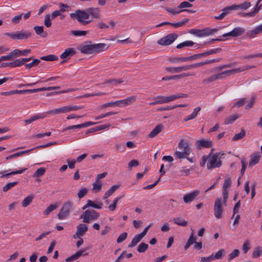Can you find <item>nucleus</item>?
<instances>
[{
    "label": "nucleus",
    "instance_id": "c9c22d12",
    "mask_svg": "<svg viewBox=\"0 0 262 262\" xmlns=\"http://www.w3.org/2000/svg\"><path fill=\"white\" fill-rule=\"evenodd\" d=\"M239 118V115L238 114L233 115L230 116H229L226 119H225L224 121V123L225 124H229L232 123L234 121H235L236 119Z\"/></svg>",
    "mask_w": 262,
    "mask_h": 262
},
{
    "label": "nucleus",
    "instance_id": "864d4df0",
    "mask_svg": "<svg viewBox=\"0 0 262 262\" xmlns=\"http://www.w3.org/2000/svg\"><path fill=\"white\" fill-rule=\"evenodd\" d=\"M87 32L86 31L76 30L72 31L71 34L76 36H81L86 35Z\"/></svg>",
    "mask_w": 262,
    "mask_h": 262
},
{
    "label": "nucleus",
    "instance_id": "f8f14e48",
    "mask_svg": "<svg viewBox=\"0 0 262 262\" xmlns=\"http://www.w3.org/2000/svg\"><path fill=\"white\" fill-rule=\"evenodd\" d=\"M156 100L149 103L150 105H154L157 104H162L168 103L170 101L174 100V95L169 96H159L156 98Z\"/></svg>",
    "mask_w": 262,
    "mask_h": 262
},
{
    "label": "nucleus",
    "instance_id": "6e6d98bb",
    "mask_svg": "<svg viewBox=\"0 0 262 262\" xmlns=\"http://www.w3.org/2000/svg\"><path fill=\"white\" fill-rule=\"evenodd\" d=\"M23 15V14L21 13L13 17L11 19L12 23L14 25L18 24L22 18Z\"/></svg>",
    "mask_w": 262,
    "mask_h": 262
},
{
    "label": "nucleus",
    "instance_id": "49530a36",
    "mask_svg": "<svg viewBox=\"0 0 262 262\" xmlns=\"http://www.w3.org/2000/svg\"><path fill=\"white\" fill-rule=\"evenodd\" d=\"M227 7H225L223 10V12L219 15L218 16H215L214 18L216 19H223L229 13L230 11H231V10H225Z\"/></svg>",
    "mask_w": 262,
    "mask_h": 262
},
{
    "label": "nucleus",
    "instance_id": "58836bf2",
    "mask_svg": "<svg viewBox=\"0 0 262 262\" xmlns=\"http://www.w3.org/2000/svg\"><path fill=\"white\" fill-rule=\"evenodd\" d=\"M34 199V196L30 195L27 196L22 202V206L24 207H26L32 202Z\"/></svg>",
    "mask_w": 262,
    "mask_h": 262
},
{
    "label": "nucleus",
    "instance_id": "8fccbe9b",
    "mask_svg": "<svg viewBox=\"0 0 262 262\" xmlns=\"http://www.w3.org/2000/svg\"><path fill=\"white\" fill-rule=\"evenodd\" d=\"M239 251L238 249H234L230 254H229L228 258L229 261H231L234 258L239 255Z\"/></svg>",
    "mask_w": 262,
    "mask_h": 262
},
{
    "label": "nucleus",
    "instance_id": "ddd939ff",
    "mask_svg": "<svg viewBox=\"0 0 262 262\" xmlns=\"http://www.w3.org/2000/svg\"><path fill=\"white\" fill-rule=\"evenodd\" d=\"M245 32V29L241 27H236L231 31L223 35V37H234L241 35Z\"/></svg>",
    "mask_w": 262,
    "mask_h": 262
},
{
    "label": "nucleus",
    "instance_id": "9b49d317",
    "mask_svg": "<svg viewBox=\"0 0 262 262\" xmlns=\"http://www.w3.org/2000/svg\"><path fill=\"white\" fill-rule=\"evenodd\" d=\"M251 6V4L250 2L245 1L243 3L238 5H233L230 6H228L225 10H247Z\"/></svg>",
    "mask_w": 262,
    "mask_h": 262
},
{
    "label": "nucleus",
    "instance_id": "72a5a7b5",
    "mask_svg": "<svg viewBox=\"0 0 262 262\" xmlns=\"http://www.w3.org/2000/svg\"><path fill=\"white\" fill-rule=\"evenodd\" d=\"M143 238L141 237L139 234L136 235L133 238L132 242L128 244V247L133 248L136 246L138 243H139Z\"/></svg>",
    "mask_w": 262,
    "mask_h": 262
},
{
    "label": "nucleus",
    "instance_id": "052dcab7",
    "mask_svg": "<svg viewBox=\"0 0 262 262\" xmlns=\"http://www.w3.org/2000/svg\"><path fill=\"white\" fill-rule=\"evenodd\" d=\"M40 62V60L37 59H34L32 62L28 64H26L25 66L27 69H31L32 67L34 66L38 65Z\"/></svg>",
    "mask_w": 262,
    "mask_h": 262
},
{
    "label": "nucleus",
    "instance_id": "39448f33",
    "mask_svg": "<svg viewBox=\"0 0 262 262\" xmlns=\"http://www.w3.org/2000/svg\"><path fill=\"white\" fill-rule=\"evenodd\" d=\"M224 154L221 152H216L212 154L211 151L207 156H209L207 163V167L211 170L215 168H219L221 166L222 162L221 160L222 156Z\"/></svg>",
    "mask_w": 262,
    "mask_h": 262
},
{
    "label": "nucleus",
    "instance_id": "de8ad7c7",
    "mask_svg": "<svg viewBox=\"0 0 262 262\" xmlns=\"http://www.w3.org/2000/svg\"><path fill=\"white\" fill-rule=\"evenodd\" d=\"M40 59L46 61H55L58 60V58L56 55L51 54L45 56H42L40 57Z\"/></svg>",
    "mask_w": 262,
    "mask_h": 262
},
{
    "label": "nucleus",
    "instance_id": "7ed1b4c3",
    "mask_svg": "<svg viewBox=\"0 0 262 262\" xmlns=\"http://www.w3.org/2000/svg\"><path fill=\"white\" fill-rule=\"evenodd\" d=\"M178 147L181 151L176 150L174 152V156L176 159H184L189 155L191 152V149L188 142L184 139H181L180 141Z\"/></svg>",
    "mask_w": 262,
    "mask_h": 262
},
{
    "label": "nucleus",
    "instance_id": "5fc2aeb1",
    "mask_svg": "<svg viewBox=\"0 0 262 262\" xmlns=\"http://www.w3.org/2000/svg\"><path fill=\"white\" fill-rule=\"evenodd\" d=\"M196 58H197V55H194L191 56L190 57H179L180 63L186 62V61H191V60H192L194 59H195Z\"/></svg>",
    "mask_w": 262,
    "mask_h": 262
},
{
    "label": "nucleus",
    "instance_id": "b1692460",
    "mask_svg": "<svg viewBox=\"0 0 262 262\" xmlns=\"http://www.w3.org/2000/svg\"><path fill=\"white\" fill-rule=\"evenodd\" d=\"M14 58L20 56H26L31 53L30 49H26L24 50H19L15 49L12 51Z\"/></svg>",
    "mask_w": 262,
    "mask_h": 262
},
{
    "label": "nucleus",
    "instance_id": "a211bd4d",
    "mask_svg": "<svg viewBox=\"0 0 262 262\" xmlns=\"http://www.w3.org/2000/svg\"><path fill=\"white\" fill-rule=\"evenodd\" d=\"M137 99L136 96H132L130 97H128L127 98L118 100L119 106L122 107L124 106L129 105L133 103L134 102L136 101Z\"/></svg>",
    "mask_w": 262,
    "mask_h": 262
},
{
    "label": "nucleus",
    "instance_id": "6e6552de",
    "mask_svg": "<svg viewBox=\"0 0 262 262\" xmlns=\"http://www.w3.org/2000/svg\"><path fill=\"white\" fill-rule=\"evenodd\" d=\"M178 37L176 34H169L159 39L157 43L161 46H168L171 44Z\"/></svg>",
    "mask_w": 262,
    "mask_h": 262
},
{
    "label": "nucleus",
    "instance_id": "37998d69",
    "mask_svg": "<svg viewBox=\"0 0 262 262\" xmlns=\"http://www.w3.org/2000/svg\"><path fill=\"white\" fill-rule=\"evenodd\" d=\"M18 183V182L17 181L8 183L3 187V191L5 192H7L13 187L16 185Z\"/></svg>",
    "mask_w": 262,
    "mask_h": 262
},
{
    "label": "nucleus",
    "instance_id": "2eb2a0df",
    "mask_svg": "<svg viewBox=\"0 0 262 262\" xmlns=\"http://www.w3.org/2000/svg\"><path fill=\"white\" fill-rule=\"evenodd\" d=\"M200 194V191L198 190H194L189 193L184 195L183 199L185 203H190L192 202L195 198Z\"/></svg>",
    "mask_w": 262,
    "mask_h": 262
},
{
    "label": "nucleus",
    "instance_id": "c03bdc74",
    "mask_svg": "<svg viewBox=\"0 0 262 262\" xmlns=\"http://www.w3.org/2000/svg\"><path fill=\"white\" fill-rule=\"evenodd\" d=\"M58 207V205L56 204H51L48 206L46 209L43 211L44 215H48L52 211L55 210Z\"/></svg>",
    "mask_w": 262,
    "mask_h": 262
},
{
    "label": "nucleus",
    "instance_id": "393cba45",
    "mask_svg": "<svg viewBox=\"0 0 262 262\" xmlns=\"http://www.w3.org/2000/svg\"><path fill=\"white\" fill-rule=\"evenodd\" d=\"M76 53V51L73 48H68L66 49L63 53L60 55V57L61 59H66L70 56L74 55Z\"/></svg>",
    "mask_w": 262,
    "mask_h": 262
},
{
    "label": "nucleus",
    "instance_id": "423d86ee",
    "mask_svg": "<svg viewBox=\"0 0 262 262\" xmlns=\"http://www.w3.org/2000/svg\"><path fill=\"white\" fill-rule=\"evenodd\" d=\"M100 216L98 212L93 209L86 210L80 216V219H83V222L89 223L91 221L97 220Z\"/></svg>",
    "mask_w": 262,
    "mask_h": 262
},
{
    "label": "nucleus",
    "instance_id": "e433bc0d",
    "mask_svg": "<svg viewBox=\"0 0 262 262\" xmlns=\"http://www.w3.org/2000/svg\"><path fill=\"white\" fill-rule=\"evenodd\" d=\"M225 253V250L224 249H221L216 252L214 255L212 254V256H213V259H220L222 258Z\"/></svg>",
    "mask_w": 262,
    "mask_h": 262
},
{
    "label": "nucleus",
    "instance_id": "f257e3e1",
    "mask_svg": "<svg viewBox=\"0 0 262 262\" xmlns=\"http://www.w3.org/2000/svg\"><path fill=\"white\" fill-rule=\"evenodd\" d=\"M107 48V45L104 43L92 44L90 42L89 44L80 46L78 49L83 54H92L99 53Z\"/></svg>",
    "mask_w": 262,
    "mask_h": 262
},
{
    "label": "nucleus",
    "instance_id": "e2e57ef3",
    "mask_svg": "<svg viewBox=\"0 0 262 262\" xmlns=\"http://www.w3.org/2000/svg\"><path fill=\"white\" fill-rule=\"evenodd\" d=\"M127 237V233L126 232H123L121 233L118 237L117 239V242L118 243H120L123 242L124 240L126 239Z\"/></svg>",
    "mask_w": 262,
    "mask_h": 262
},
{
    "label": "nucleus",
    "instance_id": "f03ea898",
    "mask_svg": "<svg viewBox=\"0 0 262 262\" xmlns=\"http://www.w3.org/2000/svg\"><path fill=\"white\" fill-rule=\"evenodd\" d=\"M255 68L254 66H244L238 68L233 69L232 70H227L222 73L215 74L210 77V80L211 81H215L218 80H222L226 76H229L237 73H239L247 70Z\"/></svg>",
    "mask_w": 262,
    "mask_h": 262
},
{
    "label": "nucleus",
    "instance_id": "bf43d9fd",
    "mask_svg": "<svg viewBox=\"0 0 262 262\" xmlns=\"http://www.w3.org/2000/svg\"><path fill=\"white\" fill-rule=\"evenodd\" d=\"M231 185V180L230 178L225 179L223 186V190H227Z\"/></svg>",
    "mask_w": 262,
    "mask_h": 262
},
{
    "label": "nucleus",
    "instance_id": "4468645a",
    "mask_svg": "<svg viewBox=\"0 0 262 262\" xmlns=\"http://www.w3.org/2000/svg\"><path fill=\"white\" fill-rule=\"evenodd\" d=\"M88 248H85L80 250L79 251L76 252L74 254L71 256L67 257L65 260L66 262H70L72 260L77 259L80 256H86L88 255V253H85Z\"/></svg>",
    "mask_w": 262,
    "mask_h": 262
},
{
    "label": "nucleus",
    "instance_id": "cd10ccee",
    "mask_svg": "<svg viewBox=\"0 0 262 262\" xmlns=\"http://www.w3.org/2000/svg\"><path fill=\"white\" fill-rule=\"evenodd\" d=\"M164 9L166 10L168 12L170 13L171 14L173 15H175L177 14H178L182 12L187 11L189 12H193L194 11L190 10L187 9H181V10H177L175 9H172L170 8H165L164 7Z\"/></svg>",
    "mask_w": 262,
    "mask_h": 262
},
{
    "label": "nucleus",
    "instance_id": "5701e85b",
    "mask_svg": "<svg viewBox=\"0 0 262 262\" xmlns=\"http://www.w3.org/2000/svg\"><path fill=\"white\" fill-rule=\"evenodd\" d=\"M261 156L259 152L254 153L251 156L250 161L249 163V166L251 167L256 165L259 162Z\"/></svg>",
    "mask_w": 262,
    "mask_h": 262
},
{
    "label": "nucleus",
    "instance_id": "9d476101",
    "mask_svg": "<svg viewBox=\"0 0 262 262\" xmlns=\"http://www.w3.org/2000/svg\"><path fill=\"white\" fill-rule=\"evenodd\" d=\"M223 212V208L222 205V200L221 198H217L214 205V214L216 219H221L222 217Z\"/></svg>",
    "mask_w": 262,
    "mask_h": 262
},
{
    "label": "nucleus",
    "instance_id": "79ce46f5",
    "mask_svg": "<svg viewBox=\"0 0 262 262\" xmlns=\"http://www.w3.org/2000/svg\"><path fill=\"white\" fill-rule=\"evenodd\" d=\"M102 188V184L100 181L95 182L93 184V190L95 192H99Z\"/></svg>",
    "mask_w": 262,
    "mask_h": 262
},
{
    "label": "nucleus",
    "instance_id": "1a4fd4ad",
    "mask_svg": "<svg viewBox=\"0 0 262 262\" xmlns=\"http://www.w3.org/2000/svg\"><path fill=\"white\" fill-rule=\"evenodd\" d=\"M5 35L11 37L13 39H27L31 36V33L28 31L16 32L14 33H6Z\"/></svg>",
    "mask_w": 262,
    "mask_h": 262
},
{
    "label": "nucleus",
    "instance_id": "4c0bfd02",
    "mask_svg": "<svg viewBox=\"0 0 262 262\" xmlns=\"http://www.w3.org/2000/svg\"><path fill=\"white\" fill-rule=\"evenodd\" d=\"M173 222L174 224L183 227H185L188 225V222L185 220H182L181 217L174 218L173 220Z\"/></svg>",
    "mask_w": 262,
    "mask_h": 262
},
{
    "label": "nucleus",
    "instance_id": "69168bd1",
    "mask_svg": "<svg viewBox=\"0 0 262 262\" xmlns=\"http://www.w3.org/2000/svg\"><path fill=\"white\" fill-rule=\"evenodd\" d=\"M192 5L190 3H189L188 2L185 1L182 2L178 6V8L179 9H183L185 8H190L192 7Z\"/></svg>",
    "mask_w": 262,
    "mask_h": 262
},
{
    "label": "nucleus",
    "instance_id": "4d7b16f0",
    "mask_svg": "<svg viewBox=\"0 0 262 262\" xmlns=\"http://www.w3.org/2000/svg\"><path fill=\"white\" fill-rule=\"evenodd\" d=\"M261 250L258 247H256L254 249V250L252 253V257L253 258H257L260 256L261 254Z\"/></svg>",
    "mask_w": 262,
    "mask_h": 262
},
{
    "label": "nucleus",
    "instance_id": "6ab92c4d",
    "mask_svg": "<svg viewBox=\"0 0 262 262\" xmlns=\"http://www.w3.org/2000/svg\"><path fill=\"white\" fill-rule=\"evenodd\" d=\"M191 34H194L198 37H203L205 36H208L211 34V32H210L208 30H206V29L203 30H196L192 29L190 32Z\"/></svg>",
    "mask_w": 262,
    "mask_h": 262
},
{
    "label": "nucleus",
    "instance_id": "774afa93",
    "mask_svg": "<svg viewBox=\"0 0 262 262\" xmlns=\"http://www.w3.org/2000/svg\"><path fill=\"white\" fill-rule=\"evenodd\" d=\"M23 65L20 58L11 62L10 67L15 68Z\"/></svg>",
    "mask_w": 262,
    "mask_h": 262
},
{
    "label": "nucleus",
    "instance_id": "13d9d810",
    "mask_svg": "<svg viewBox=\"0 0 262 262\" xmlns=\"http://www.w3.org/2000/svg\"><path fill=\"white\" fill-rule=\"evenodd\" d=\"M46 117V115L45 113L43 114H38L35 115H34L30 117L32 122L36 121L37 119H42Z\"/></svg>",
    "mask_w": 262,
    "mask_h": 262
},
{
    "label": "nucleus",
    "instance_id": "ea45409f",
    "mask_svg": "<svg viewBox=\"0 0 262 262\" xmlns=\"http://www.w3.org/2000/svg\"><path fill=\"white\" fill-rule=\"evenodd\" d=\"M194 44V43L192 41L187 40V41H184L180 44H178L177 46V48L178 49H182V48H183L184 47H191Z\"/></svg>",
    "mask_w": 262,
    "mask_h": 262
},
{
    "label": "nucleus",
    "instance_id": "3c124183",
    "mask_svg": "<svg viewBox=\"0 0 262 262\" xmlns=\"http://www.w3.org/2000/svg\"><path fill=\"white\" fill-rule=\"evenodd\" d=\"M52 19V18H51L50 14H48L46 15L44 20V25L46 27L49 28L51 26Z\"/></svg>",
    "mask_w": 262,
    "mask_h": 262
},
{
    "label": "nucleus",
    "instance_id": "412c9836",
    "mask_svg": "<svg viewBox=\"0 0 262 262\" xmlns=\"http://www.w3.org/2000/svg\"><path fill=\"white\" fill-rule=\"evenodd\" d=\"M88 230V226L85 224H80L77 226V232L76 234L77 237L83 236L85 232Z\"/></svg>",
    "mask_w": 262,
    "mask_h": 262
},
{
    "label": "nucleus",
    "instance_id": "a19ab883",
    "mask_svg": "<svg viewBox=\"0 0 262 262\" xmlns=\"http://www.w3.org/2000/svg\"><path fill=\"white\" fill-rule=\"evenodd\" d=\"M148 248V244L145 243H141L140 244L137 248V251L139 253L145 252Z\"/></svg>",
    "mask_w": 262,
    "mask_h": 262
},
{
    "label": "nucleus",
    "instance_id": "f704fd0d",
    "mask_svg": "<svg viewBox=\"0 0 262 262\" xmlns=\"http://www.w3.org/2000/svg\"><path fill=\"white\" fill-rule=\"evenodd\" d=\"M34 29L36 34L43 37L47 36V33L43 31V27L42 26H35Z\"/></svg>",
    "mask_w": 262,
    "mask_h": 262
},
{
    "label": "nucleus",
    "instance_id": "680f3d73",
    "mask_svg": "<svg viewBox=\"0 0 262 262\" xmlns=\"http://www.w3.org/2000/svg\"><path fill=\"white\" fill-rule=\"evenodd\" d=\"M88 190L86 188H83L80 189L78 193L77 196L79 199H82L87 193Z\"/></svg>",
    "mask_w": 262,
    "mask_h": 262
},
{
    "label": "nucleus",
    "instance_id": "09e8293b",
    "mask_svg": "<svg viewBox=\"0 0 262 262\" xmlns=\"http://www.w3.org/2000/svg\"><path fill=\"white\" fill-rule=\"evenodd\" d=\"M46 170L45 168L40 167L37 169V170L34 173L33 177L34 178L40 177L44 174Z\"/></svg>",
    "mask_w": 262,
    "mask_h": 262
},
{
    "label": "nucleus",
    "instance_id": "a878e982",
    "mask_svg": "<svg viewBox=\"0 0 262 262\" xmlns=\"http://www.w3.org/2000/svg\"><path fill=\"white\" fill-rule=\"evenodd\" d=\"M262 33V28L260 25L255 27L253 30H250L247 32V35L249 37H253L257 34Z\"/></svg>",
    "mask_w": 262,
    "mask_h": 262
},
{
    "label": "nucleus",
    "instance_id": "0e129e2a",
    "mask_svg": "<svg viewBox=\"0 0 262 262\" xmlns=\"http://www.w3.org/2000/svg\"><path fill=\"white\" fill-rule=\"evenodd\" d=\"M249 245H250V243H249V241H246V242H245L244 243L243 246H242V249H243V250L245 254L247 253L248 252V251H249V250L250 249V247Z\"/></svg>",
    "mask_w": 262,
    "mask_h": 262
},
{
    "label": "nucleus",
    "instance_id": "7c9ffc66",
    "mask_svg": "<svg viewBox=\"0 0 262 262\" xmlns=\"http://www.w3.org/2000/svg\"><path fill=\"white\" fill-rule=\"evenodd\" d=\"M186 75L185 74H182L177 75L173 76H165L162 78V80L166 81V80H181V78L186 76Z\"/></svg>",
    "mask_w": 262,
    "mask_h": 262
},
{
    "label": "nucleus",
    "instance_id": "aec40b11",
    "mask_svg": "<svg viewBox=\"0 0 262 262\" xmlns=\"http://www.w3.org/2000/svg\"><path fill=\"white\" fill-rule=\"evenodd\" d=\"M58 87L54 86H49V87H42L38 89H27L25 90V94L27 93H36L40 91H50L52 90H55L56 89H58Z\"/></svg>",
    "mask_w": 262,
    "mask_h": 262
},
{
    "label": "nucleus",
    "instance_id": "dca6fc26",
    "mask_svg": "<svg viewBox=\"0 0 262 262\" xmlns=\"http://www.w3.org/2000/svg\"><path fill=\"white\" fill-rule=\"evenodd\" d=\"M197 146V149H200L201 148H210L213 145L212 142L210 140L201 139L197 140L195 142Z\"/></svg>",
    "mask_w": 262,
    "mask_h": 262
},
{
    "label": "nucleus",
    "instance_id": "2f4dec72",
    "mask_svg": "<svg viewBox=\"0 0 262 262\" xmlns=\"http://www.w3.org/2000/svg\"><path fill=\"white\" fill-rule=\"evenodd\" d=\"M26 170H27V168H24V169H21V170L13 171H11L10 172L7 173H5V171H1V172H0V174H2V175L1 176V178H5V177H9V176H11V175H14V174H21L24 171H25Z\"/></svg>",
    "mask_w": 262,
    "mask_h": 262
},
{
    "label": "nucleus",
    "instance_id": "f3484780",
    "mask_svg": "<svg viewBox=\"0 0 262 262\" xmlns=\"http://www.w3.org/2000/svg\"><path fill=\"white\" fill-rule=\"evenodd\" d=\"M89 14V18L99 19L100 18V9L98 8L90 7L87 9Z\"/></svg>",
    "mask_w": 262,
    "mask_h": 262
},
{
    "label": "nucleus",
    "instance_id": "0eeeda50",
    "mask_svg": "<svg viewBox=\"0 0 262 262\" xmlns=\"http://www.w3.org/2000/svg\"><path fill=\"white\" fill-rule=\"evenodd\" d=\"M73 203L71 201L65 202L57 214L59 220H63L68 216L72 210Z\"/></svg>",
    "mask_w": 262,
    "mask_h": 262
},
{
    "label": "nucleus",
    "instance_id": "4be33fe9",
    "mask_svg": "<svg viewBox=\"0 0 262 262\" xmlns=\"http://www.w3.org/2000/svg\"><path fill=\"white\" fill-rule=\"evenodd\" d=\"M103 203L102 202H99L98 204H96L93 201L89 200L87 201L86 204L83 206L82 209L85 210L89 207H92L96 209H101Z\"/></svg>",
    "mask_w": 262,
    "mask_h": 262
},
{
    "label": "nucleus",
    "instance_id": "c756f323",
    "mask_svg": "<svg viewBox=\"0 0 262 262\" xmlns=\"http://www.w3.org/2000/svg\"><path fill=\"white\" fill-rule=\"evenodd\" d=\"M201 108L200 106L195 107L193 112L190 115L184 119V121L187 122L189 120L195 118L197 116L198 113L201 111Z\"/></svg>",
    "mask_w": 262,
    "mask_h": 262
},
{
    "label": "nucleus",
    "instance_id": "a18cd8bd",
    "mask_svg": "<svg viewBox=\"0 0 262 262\" xmlns=\"http://www.w3.org/2000/svg\"><path fill=\"white\" fill-rule=\"evenodd\" d=\"M246 135V132L244 129H242L241 132L238 134H236L232 138L233 141H236L243 139Z\"/></svg>",
    "mask_w": 262,
    "mask_h": 262
},
{
    "label": "nucleus",
    "instance_id": "20e7f679",
    "mask_svg": "<svg viewBox=\"0 0 262 262\" xmlns=\"http://www.w3.org/2000/svg\"><path fill=\"white\" fill-rule=\"evenodd\" d=\"M70 16L71 18L76 19L78 22L83 26L87 25L92 21V19H90L87 9L77 10L74 12L70 13Z\"/></svg>",
    "mask_w": 262,
    "mask_h": 262
},
{
    "label": "nucleus",
    "instance_id": "603ef678",
    "mask_svg": "<svg viewBox=\"0 0 262 262\" xmlns=\"http://www.w3.org/2000/svg\"><path fill=\"white\" fill-rule=\"evenodd\" d=\"M14 59L13 52H11L8 55L3 56L0 57V61L12 60Z\"/></svg>",
    "mask_w": 262,
    "mask_h": 262
},
{
    "label": "nucleus",
    "instance_id": "c85d7f7f",
    "mask_svg": "<svg viewBox=\"0 0 262 262\" xmlns=\"http://www.w3.org/2000/svg\"><path fill=\"white\" fill-rule=\"evenodd\" d=\"M221 50H222V49L221 48H216V49H211L209 51H208L207 52H204L202 53L196 54V55H197V57H201V56L206 57V56H207L211 54H216V53H219L221 51Z\"/></svg>",
    "mask_w": 262,
    "mask_h": 262
},
{
    "label": "nucleus",
    "instance_id": "338daca9",
    "mask_svg": "<svg viewBox=\"0 0 262 262\" xmlns=\"http://www.w3.org/2000/svg\"><path fill=\"white\" fill-rule=\"evenodd\" d=\"M188 70H190L189 65L176 67L175 68V73H179Z\"/></svg>",
    "mask_w": 262,
    "mask_h": 262
},
{
    "label": "nucleus",
    "instance_id": "bb28decb",
    "mask_svg": "<svg viewBox=\"0 0 262 262\" xmlns=\"http://www.w3.org/2000/svg\"><path fill=\"white\" fill-rule=\"evenodd\" d=\"M163 128V125L162 124H159L157 125L148 134V137L149 138H153L157 136L159 133H160Z\"/></svg>",
    "mask_w": 262,
    "mask_h": 262
},
{
    "label": "nucleus",
    "instance_id": "473e14b6",
    "mask_svg": "<svg viewBox=\"0 0 262 262\" xmlns=\"http://www.w3.org/2000/svg\"><path fill=\"white\" fill-rule=\"evenodd\" d=\"M119 188V185H113L111 187V188L108 189L105 193L103 198V200L107 199L108 197L111 196L113 193L118 188Z\"/></svg>",
    "mask_w": 262,
    "mask_h": 262
}]
</instances>
